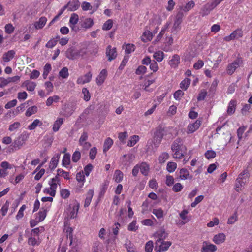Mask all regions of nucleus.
Masks as SVG:
<instances>
[{
    "label": "nucleus",
    "instance_id": "nucleus-1",
    "mask_svg": "<svg viewBox=\"0 0 252 252\" xmlns=\"http://www.w3.org/2000/svg\"><path fill=\"white\" fill-rule=\"evenodd\" d=\"M28 137L29 134L26 132H23L14 140L12 144L9 147V151L14 152L20 149L25 143Z\"/></svg>",
    "mask_w": 252,
    "mask_h": 252
},
{
    "label": "nucleus",
    "instance_id": "nucleus-2",
    "mask_svg": "<svg viewBox=\"0 0 252 252\" xmlns=\"http://www.w3.org/2000/svg\"><path fill=\"white\" fill-rule=\"evenodd\" d=\"M167 129L164 126L159 125L156 128L154 133L153 144L155 147L159 146L161 142L163 136L166 134Z\"/></svg>",
    "mask_w": 252,
    "mask_h": 252
},
{
    "label": "nucleus",
    "instance_id": "nucleus-3",
    "mask_svg": "<svg viewBox=\"0 0 252 252\" xmlns=\"http://www.w3.org/2000/svg\"><path fill=\"white\" fill-rule=\"evenodd\" d=\"M86 54V52L82 50L78 51H75L73 47L68 48L66 51V57L70 60H74L77 57L81 56L83 57L84 55Z\"/></svg>",
    "mask_w": 252,
    "mask_h": 252
},
{
    "label": "nucleus",
    "instance_id": "nucleus-4",
    "mask_svg": "<svg viewBox=\"0 0 252 252\" xmlns=\"http://www.w3.org/2000/svg\"><path fill=\"white\" fill-rule=\"evenodd\" d=\"M242 62L240 58H237L233 63L228 65L226 72L229 75H232L234 73L236 69L240 66Z\"/></svg>",
    "mask_w": 252,
    "mask_h": 252
},
{
    "label": "nucleus",
    "instance_id": "nucleus-5",
    "mask_svg": "<svg viewBox=\"0 0 252 252\" xmlns=\"http://www.w3.org/2000/svg\"><path fill=\"white\" fill-rule=\"evenodd\" d=\"M20 78V77L18 75L12 77H8L7 79L1 77L0 78V88H3L11 82H17L19 81Z\"/></svg>",
    "mask_w": 252,
    "mask_h": 252
},
{
    "label": "nucleus",
    "instance_id": "nucleus-6",
    "mask_svg": "<svg viewBox=\"0 0 252 252\" xmlns=\"http://www.w3.org/2000/svg\"><path fill=\"white\" fill-rule=\"evenodd\" d=\"M106 55L108 58V61H111L112 60L115 59L117 55L116 48H114L112 49L110 45L108 46L106 48Z\"/></svg>",
    "mask_w": 252,
    "mask_h": 252
},
{
    "label": "nucleus",
    "instance_id": "nucleus-7",
    "mask_svg": "<svg viewBox=\"0 0 252 252\" xmlns=\"http://www.w3.org/2000/svg\"><path fill=\"white\" fill-rule=\"evenodd\" d=\"M243 36V32L241 30L237 29L232 32L229 36L224 37V39L226 41H229L235 38H239Z\"/></svg>",
    "mask_w": 252,
    "mask_h": 252
},
{
    "label": "nucleus",
    "instance_id": "nucleus-8",
    "mask_svg": "<svg viewBox=\"0 0 252 252\" xmlns=\"http://www.w3.org/2000/svg\"><path fill=\"white\" fill-rule=\"evenodd\" d=\"M61 173L65 174V176H64V179L66 180L69 179V172L64 171L62 169H58L57 170V174L54 178H53L51 179V182L56 183V182H57V183L60 185V179L59 178V176L61 175Z\"/></svg>",
    "mask_w": 252,
    "mask_h": 252
},
{
    "label": "nucleus",
    "instance_id": "nucleus-9",
    "mask_svg": "<svg viewBox=\"0 0 252 252\" xmlns=\"http://www.w3.org/2000/svg\"><path fill=\"white\" fill-rule=\"evenodd\" d=\"M183 148V142L182 139L178 138L175 140L171 145V149L174 152V150H181Z\"/></svg>",
    "mask_w": 252,
    "mask_h": 252
},
{
    "label": "nucleus",
    "instance_id": "nucleus-10",
    "mask_svg": "<svg viewBox=\"0 0 252 252\" xmlns=\"http://www.w3.org/2000/svg\"><path fill=\"white\" fill-rule=\"evenodd\" d=\"M217 250V247L211 244H208L206 242H204L201 248L202 252H213Z\"/></svg>",
    "mask_w": 252,
    "mask_h": 252
},
{
    "label": "nucleus",
    "instance_id": "nucleus-11",
    "mask_svg": "<svg viewBox=\"0 0 252 252\" xmlns=\"http://www.w3.org/2000/svg\"><path fill=\"white\" fill-rule=\"evenodd\" d=\"M92 74L91 72H88L87 73L83 76H82L78 78L77 82L78 84H84L86 83L89 82L92 78Z\"/></svg>",
    "mask_w": 252,
    "mask_h": 252
},
{
    "label": "nucleus",
    "instance_id": "nucleus-12",
    "mask_svg": "<svg viewBox=\"0 0 252 252\" xmlns=\"http://www.w3.org/2000/svg\"><path fill=\"white\" fill-rule=\"evenodd\" d=\"M214 8V7L211 3H208L201 8L199 14H201L202 17H204L208 15L210 12Z\"/></svg>",
    "mask_w": 252,
    "mask_h": 252
},
{
    "label": "nucleus",
    "instance_id": "nucleus-13",
    "mask_svg": "<svg viewBox=\"0 0 252 252\" xmlns=\"http://www.w3.org/2000/svg\"><path fill=\"white\" fill-rule=\"evenodd\" d=\"M201 125V121L199 120H196V121L192 123L189 125L188 126V129L190 133H192L199 128Z\"/></svg>",
    "mask_w": 252,
    "mask_h": 252
},
{
    "label": "nucleus",
    "instance_id": "nucleus-14",
    "mask_svg": "<svg viewBox=\"0 0 252 252\" xmlns=\"http://www.w3.org/2000/svg\"><path fill=\"white\" fill-rule=\"evenodd\" d=\"M107 75V71L106 69L101 70L99 75L96 78V83L98 85H101L104 82Z\"/></svg>",
    "mask_w": 252,
    "mask_h": 252
},
{
    "label": "nucleus",
    "instance_id": "nucleus-15",
    "mask_svg": "<svg viewBox=\"0 0 252 252\" xmlns=\"http://www.w3.org/2000/svg\"><path fill=\"white\" fill-rule=\"evenodd\" d=\"M225 237V235L224 233H220L214 236L213 241L216 244H220L224 242Z\"/></svg>",
    "mask_w": 252,
    "mask_h": 252
},
{
    "label": "nucleus",
    "instance_id": "nucleus-16",
    "mask_svg": "<svg viewBox=\"0 0 252 252\" xmlns=\"http://www.w3.org/2000/svg\"><path fill=\"white\" fill-rule=\"evenodd\" d=\"M180 178L182 180L191 179L192 176L189 174L187 169L182 168L180 171Z\"/></svg>",
    "mask_w": 252,
    "mask_h": 252
},
{
    "label": "nucleus",
    "instance_id": "nucleus-17",
    "mask_svg": "<svg viewBox=\"0 0 252 252\" xmlns=\"http://www.w3.org/2000/svg\"><path fill=\"white\" fill-rule=\"evenodd\" d=\"M60 157V154H57L55 155V156L54 157H53L52 158L50 162V164H49V168L51 170L54 169L57 167Z\"/></svg>",
    "mask_w": 252,
    "mask_h": 252
},
{
    "label": "nucleus",
    "instance_id": "nucleus-18",
    "mask_svg": "<svg viewBox=\"0 0 252 252\" xmlns=\"http://www.w3.org/2000/svg\"><path fill=\"white\" fill-rule=\"evenodd\" d=\"M180 58L177 54H175L169 62V65L173 68H176L180 63Z\"/></svg>",
    "mask_w": 252,
    "mask_h": 252
},
{
    "label": "nucleus",
    "instance_id": "nucleus-19",
    "mask_svg": "<svg viewBox=\"0 0 252 252\" xmlns=\"http://www.w3.org/2000/svg\"><path fill=\"white\" fill-rule=\"evenodd\" d=\"M15 54V51L13 50H9L3 54L2 60L4 62H8L14 57Z\"/></svg>",
    "mask_w": 252,
    "mask_h": 252
},
{
    "label": "nucleus",
    "instance_id": "nucleus-20",
    "mask_svg": "<svg viewBox=\"0 0 252 252\" xmlns=\"http://www.w3.org/2000/svg\"><path fill=\"white\" fill-rule=\"evenodd\" d=\"M184 16L183 13L181 11L178 12L176 16V19L174 22L173 28L176 30L182 22V18Z\"/></svg>",
    "mask_w": 252,
    "mask_h": 252
},
{
    "label": "nucleus",
    "instance_id": "nucleus-21",
    "mask_svg": "<svg viewBox=\"0 0 252 252\" xmlns=\"http://www.w3.org/2000/svg\"><path fill=\"white\" fill-rule=\"evenodd\" d=\"M167 235L168 234L164 229H161L155 233V236L158 238V240H160V241H163L167 237Z\"/></svg>",
    "mask_w": 252,
    "mask_h": 252
},
{
    "label": "nucleus",
    "instance_id": "nucleus-22",
    "mask_svg": "<svg viewBox=\"0 0 252 252\" xmlns=\"http://www.w3.org/2000/svg\"><path fill=\"white\" fill-rule=\"evenodd\" d=\"M139 169L141 173L144 176L148 175L149 171V166L146 162H142L140 165H139Z\"/></svg>",
    "mask_w": 252,
    "mask_h": 252
},
{
    "label": "nucleus",
    "instance_id": "nucleus-23",
    "mask_svg": "<svg viewBox=\"0 0 252 252\" xmlns=\"http://www.w3.org/2000/svg\"><path fill=\"white\" fill-rule=\"evenodd\" d=\"M47 22V18L45 17H41L39 20L35 23L34 26L37 29H42Z\"/></svg>",
    "mask_w": 252,
    "mask_h": 252
},
{
    "label": "nucleus",
    "instance_id": "nucleus-24",
    "mask_svg": "<svg viewBox=\"0 0 252 252\" xmlns=\"http://www.w3.org/2000/svg\"><path fill=\"white\" fill-rule=\"evenodd\" d=\"M236 106V101L234 100H231L229 104V106L227 108V113L229 115H232L234 113Z\"/></svg>",
    "mask_w": 252,
    "mask_h": 252
},
{
    "label": "nucleus",
    "instance_id": "nucleus-25",
    "mask_svg": "<svg viewBox=\"0 0 252 252\" xmlns=\"http://www.w3.org/2000/svg\"><path fill=\"white\" fill-rule=\"evenodd\" d=\"M152 33L150 31L147 30L143 33L141 36V40L144 42H146L150 41L152 39Z\"/></svg>",
    "mask_w": 252,
    "mask_h": 252
},
{
    "label": "nucleus",
    "instance_id": "nucleus-26",
    "mask_svg": "<svg viewBox=\"0 0 252 252\" xmlns=\"http://www.w3.org/2000/svg\"><path fill=\"white\" fill-rule=\"evenodd\" d=\"M94 195V191L90 189L88 191L87 194V196L85 200L84 206L85 207H88L91 202V200Z\"/></svg>",
    "mask_w": 252,
    "mask_h": 252
},
{
    "label": "nucleus",
    "instance_id": "nucleus-27",
    "mask_svg": "<svg viewBox=\"0 0 252 252\" xmlns=\"http://www.w3.org/2000/svg\"><path fill=\"white\" fill-rule=\"evenodd\" d=\"M67 3H70L69 5L68 6V9L70 11L76 10L80 6V2L78 0L72 2L69 1Z\"/></svg>",
    "mask_w": 252,
    "mask_h": 252
},
{
    "label": "nucleus",
    "instance_id": "nucleus-28",
    "mask_svg": "<svg viewBox=\"0 0 252 252\" xmlns=\"http://www.w3.org/2000/svg\"><path fill=\"white\" fill-rule=\"evenodd\" d=\"M113 144L112 139L110 138H107L104 142L103 145V152H106L111 148Z\"/></svg>",
    "mask_w": 252,
    "mask_h": 252
},
{
    "label": "nucleus",
    "instance_id": "nucleus-29",
    "mask_svg": "<svg viewBox=\"0 0 252 252\" xmlns=\"http://www.w3.org/2000/svg\"><path fill=\"white\" fill-rule=\"evenodd\" d=\"M79 207V204L75 202L74 205L73 207L72 211L70 212L69 216L71 219H73L76 217Z\"/></svg>",
    "mask_w": 252,
    "mask_h": 252
},
{
    "label": "nucleus",
    "instance_id": "nucleus-30",
    "mask_svg": "<svg viewBox=\"0 0 252 252\" xmlns=\"http://www.w3.org/2000/svg\"><path fill=\"white\" fill-rule=\"evenodd\" d=\"M123 173L120 170H116L114 175V178L117 183L121 182L123 179Z\"/></svg>",
    "mask_w": 252,
    "mask_h": 252
},
{
    "label": "nucleus",
    "instance_id": "nucleus-31",
    "mask_svg": "<svg viewBox=\"0 0 252 252\" xmlns=\"http://www.w3.org/2000/svg\"><path fill=\"white\" fill-rule=\"evenodd\" d=\"M94 24V22L91 18H87L85 20L83 23L81 24V27L85 29L91 28Z\"/></svg>",
    "mask_w": 252,
    "mask_h": 252
},
{
    "label": "nucleus",
    "instance_id": "nucleus-32",
    "mask_svg": "<svg viewBox=\"0 0 252 252\" xmlns=\"http://www.w3.org/2000/svg\"><path fill=\"white\" fill-rule=\"evenodd\" d=\"M191 80L189 78H185L180 83V88L182 89L186 90L190 85Z\"/></svg>",
    "mask_w": 252,
    "mask_h": 252
},
{
    "label": "nucleus",
    "instance_id": "nucleus-33",
    "mask_svg": "<svg viewBox=\"0 0 252 252\" xmlns=\"http://www.w3.org/2000/svg\"><path fill=\"white\" fill-rule=\"evenodd\" d=\"M63 118H59L55 122L53 127V130L54 132H57L59 130L60 126L63 124Z\"/></svg>",
    "mask_w": 252,
    "mask_h": 252
},
{
    "label": "nucleus",
    "instance_id": "nucleus-34",
    "mask_svg": "<svg viewBox=\"0 0 252 252\" xmlns=\"http://www.w3.org/2000/svg\"><path fill=\"white\" fill-rule=\"evenodd\" d=\"M60 99V97L58 95H54L53 96L49 97L46 102L47 106H51L53 102H57Z\"/></svg>",
    "mask_w": 252,
    "mask_h": 252
},
{
    "label": "nucleus",
    "instance_id": "nucleus-35",
    "mask_svg": "<svg viewBox=\"0 0 252 252\" xmlns=\"http://www.w3.org/2000/svg\"><path fill=\"white\" fill-rule=\"evenodd\" d=\"M70 156L68 153H65L62 160V165L63 166H66L70 163Z\"/></svg>",
    "mask_w": 252,
    "mask_h": 252
},
{
    "label": "nucleus",
    "instance_id": "nucleus-36",
    "mask_svg": "<svg viewBox=\"0 0 252 252\" xmlns=\"http://www.w3.org/2000/svg\"><path fill=\"white\" fill-rule=\"evenodd\" d=\"M139 140V137L137 135H133L131 137L130 139L127 142V146L129 147L133 146Z\"/></svg>",
    "mask_w": 252,
    "mask_h": 252
},
{
    "label": "nucleus",
    "instance_id": "nucleus-37",
    "mask_svg": "<svg viewBox=\"0 0 252 252\" xmlns=\"http://www.w3.org/2000/svg\"><path fill=\"white\" fill-rule=\"evenodd\" d=\"M249 177V172L248 169H246L238 175V180L243 181V180L248 178Z\"/></svg>",
    "mask_w": 252,
    "mask_h": 252
},
{
    "label": "nucleus",
    "instance_id": "nucleus-38",
    "mask_svg": "<svg viewBox=\"0 0 252 252\" xmlns=\"http://www.w3.org/2000/svg\"><path fill=\"white\" fill-rule=\"evenodd\" d=\"M37 111V107L36 106H33L29 107L26 112L25 115L29 117L32 114L36 113Z\"/></svg>",
    "mask_w": 252,
    "mask_h": 252
},
{
    "label": "nucleus",
    "instance_id": "nucleus-39",
    "mask_svg": "<svg viewBox=\"0 0 252 252\" xmlns=\"http://www.w3.org/2000/svg\"><path fill=\"white\" fill-rule=\"evenodd\" d=\"M153 57L157 61L161 62L163 59L164 53L162 51L157 52L153 55Z\"/></svg>",
    "mask_w": 252,
    "mask_h": 252
},
{
    "label": "nucleus",
    "instance_id": "nucleus-40",
    "mask_svg": "<svg viewBox=\"0 0 252 252\" xmlns=\"http://www.w3.org/2000/svg\"><path fill=\"white\" fill-rule=\"evenodd\" d=\"M59 75L62 78L65 79L69 76L68 69L66 67H63L59 72Z\"/></svg>",
    "mask_w": 252,
    "mask_h": 252
},
{
    "label": "nucleus",
    "instance_id": "nucleus-41",
    "mask_svg": "<svg viewBox=\"0 0 252 252\" xmlns=\"http://www.w3.org/2000/svg\"><path fill=\"white\" fill-rule=\"evenodd\" d=\"M52 67L51 65L49 63H46L44 67V72L43 73V77L44 79L47 78V77L49 73V72L51 70Z\"/></svg>",
    "mask_w": 252,
    "mask_h": 252
},
{
    "label": "nucleus",
    "instance_id": "nucleus-42",
    "mask_svg": "<svg viewBox=\"0 0 252 252\" xmlns=\"http://www.w3.org/2000/svg\"><path fill=\"white\" fill-rule=\"evenodd\" d=\"M79 20L78 15L76 13H72L71 15L70 20H69V24L70 25H76Z\"/></svg>",
    "mask_w": 252,
    "mask_h": 252
},
{
    "label": "nucleus",
    "instance_id": "nucleus-43",
    "mask_svg": "<svg viewBox=\"0 0 252 252\" xmlns=\"http://www.w3.org/2000/svg\"><path fill=\"white\" fill-rule=\"evenodd\" d=\"M109 185V182L107 181H105L102 185V187L101 188V190L99 193V196H103L107 189V188Z\"/></svg>",
    "mask_w": 252,
    "mask_h": 252
},
{
    "label": "nucleus",
    "instance_id": "nucleus-44",
    "mask_svg": "<svg viewBox=\"0 0 252 252\" xmlns=\"http://www.w3.org/2000/svg\"><path fill=\"white\" fill-rule=\"evenodd\" d=\"M42 122L38 119L35 120L32 123L28 126V129L30 130H33L38 125H42Z\"/></svg>",
    "mask_w": 252,
    "mask_h": 252
},
{
    "label": "nucleus",
    "instance_id": "nucleus-45",
    "mask_svg": "<svg viewBox=\"0 0 252 252\" xmlns=\"http://www.w3.org/2000/svg\"><path fill=\"white\" fill-rule=\"evenodd\" d=\"M113 24V22L112 20L109 19V20H107L104 23V24L102 26V29L103 30H106V31L110 30L112 27Z\"/></svg>",
    "mask_w": 252,
    "mask_h": 252
},
{
    "label": "nucleus",
    "instance_id": "nucleus-46",
    "mask_svg": "<svg viewBox=\"0 0 252 252\" xmlns=\"http://www.w3.org/2000/svg\"><path fill=\"white\" fill-rule=\"evenodd\" d=\"M177 167V164L174 162H169L167 165V170L170 172H173L175 171Z\"/></svg>",
    "mask_w": 252,
    "mask_h": 252
},
{
    "label": "nucleus",
    "instance_id": "nucleus-47",
    "mask_svg": "<svg viewBox=\"0 0 252 252\" xmlns=\"http://www.w3.org/2000/svg\"><path fill=\"white\" fill-rule=\"evenodd\" d=\"M152 213L158 219L163 217V212L161 209H154Z\"/></svg>",
    "mask_w": 252,
    "mask_h": 252
},
{
    "label": "nucleus",
    "instance_id": "nucleus-48",
    "mask_svg": "<svg viewBox=\"0 0 252 252\" xmlns=\"http://www.w3.org/2000/svg\"><path fill=\"white\" fill-rule=\"evenodd\" d=\"M147 71V68L143 65H140L135 71V74L137 75H143Z\"/></svg>",
    "mask_w": 252,
    "mask_h": 252
},
{
    "label": "nucleus",
    "instance_id": "nucleus-49",
    "mask_svg": "<svg viewBox=\"0 0 252 252\" xmlns=\"http://www.w3.org/2000/svg\"><path fill=\"white\" fill-rule=\"evenodd\" d=\"M47 209H44L43 211H40L38 212V221H43L47 215Z\"/></svg>",
    "mask_w": 252,
    "mask_h": 252
},
{
    "label": "nucleus",
    "instance_id": "nucleus-50",
    "mask_svg": "<svg viewBox=\"0 0 252 252\" xmlns=\"http://www.w3.org/2000/svg\"><path fill=\"white\" fill-rule=\"evenodd\" d=\"M82 92L84 94V100L88 101L90 99V94L88 90L86 88H83Z\"/></svg>",
    "mask_w": 252,
    "mask_h": 252
},
{
    "label": "nucleus",
    "instance_id": "nucleus-51",
    "mask_svg": "<svg viewBox=\"0 0 252 252\" xmlns=\"http://www.w3.org/2000/svg\"><path fill=\"white\" fill-rule=\"evenodd\" d=\"M216 155V154L213 150H207L205 153V157L208 159L214 158Z\"/></svg>",
    "mask_w": 252,
    "mask_h": 252
},
{
    "label": "nucleus",
    "instance_id": "nucleus-52",
    "mask_svg": "<svg viewBox=\"0 0 252 252\" xmlns=\"http://www.w3.org/2000/svg\"><path fill=\"white\" fill-rule=\"evenodd\" d=\"M136 221L134 220L132 221L131 223H130L128 226V230L130 231H136L138 228V226L136 225Z\"/></svg>",
    "mask_w": 252,
    "mask_h": 252
},
{
    "label": "nucleus",
    "instance_id": "nucleus-53",
    "mask_svg": "<svg viewBox=\"0 0 252 252\" xmlns=\"http://www.w3.org/2000/svg\"><path fill=\"white\" fill-rule=\"evenodd\" d=\"M97 153V150L96 147H93L90 150L89 157L91 159L93 160L95 158L96 155Z\"/></svg>",
    "mask_w": 252,
    "mask_h": 252
},
{
    "label": "nucleus",
    "instance_id": "nucleus-54",
    "mask_svg": "<svg viewBox=\"0 0 252 252\" xmlns=\"http://www.w3.org/2000/svg\"><path fill=\"white\" fill-rule=\"evenodd\" d=\"M169 155L167 153H163L159 157L158 160L160 163H163L168 158Z\"/></svg>",
    "mask_w": 252,
    "mask_h": 252
},
{
    "label": "nucleus",
    "instance_id": "nucleus-55",
    "mask_svg": "<svg viewBox=\"0 0 252 252\" xmlns=\"http://www.w3.org/2000/svg\"><path fill=\"white\" fill-rule=\"evenodd\" d=\"M153 243L152 241L147 242L145 246V250L146 252H151L153 249Z\"/></svg>",
    "mask_w": 252,
    "mask_h": 252
},
{
    "label": "nucleus",
    "instance_id": "nucleus-56",
    "mask_svg": "<svg viewBox=\"0 0 252 252\" xmlns=\"http://www.w3.org/2000/svg\"><path fill=\"white\" fill-rule=\"evenodd\" d=\"M150 68L151 70H153V72H155L157 71L158 69V63L155 61L153 60L150 64Z\"/></svg>",
    "mask_w": 252,
    "mask_h": 252
},
{
    "label": "nucleus",
    "instance_id": "nucleus-57",
    "mask_svg": "<svg viewBox=\"0 0 252 252\" xmlns=\"http://www.w3.org/2000/svg\"><path fill=\"white\" fill-rule=\"evenodd\" d=\"M160 244L161 246L162 251H165L167 250L168 248L171 246V242H170V241H162L160 242Z\"/></svg>",
    "mask_w": 252,
    "mask_h": 252
},
{
    "label": "nucleus",
    "instance_id": "nucleus-58",
    "mask_svg": "<svg viewBox=\"0 0 252 252\" xmlns=\"http://www.w3.org/2000/svg\"><path fill=\"white\" fill-rule=\"evenodd\" d=\"M81 154L79 151H75L72 155V160L74 162H77L80 159Z\"/></svg>",
    "mask_w": 252,
    "mask_h": 252
},
{
    "label": "nucleus",
    "instance_id": "nucleus-59",
    "mask_svg": "<svg viewBox=\"0 0 252 252\" xmlns=\"http://www.w3.org/2000/svg\"><path fill=\"white\" fill-rule=\"evenodd\" d=\"M237 212H236L232 216H231L228 219L227 223L229 224H232L237 220Z\"/></svg>",
    "mask_w": 252,
    "mask_h": 252
},
{
    "label": "nucleus",
    "instance_id": "nucleus-60",
    "mask_svg": "<svg viewBox=\"0 0 252 252\" xmlns=\"http://www.w3.org/2000/svg\"><path fill=\"white\" fill-rule=\"evenodd\" d=\"M184 95V93L181 90L176 91L174 94V97L176 100H180V97Z\"/></svg>",
    "mask_w": 252,
    "mask_h": 252
},
{
    "label": "nucleus",
    "instance_id": "nucleus-61",
    "mask_svg": "<svg viewBox=\"0 0 252 252\" xmlns=\"http://www.w3.org/2000/svg\"><path fill=\"white\" fill-rule=\"evenodd\" d=\"M194 2L193 1L191 0L187 3L183 10L184 11H188L190 10L192 8H193L194 6Z\"/></svg>",
    "mask_w": 252,
    "mask_h": 252
},
{
    "label": "nucleus",
    "instance_id": "nucleus-62",
    "mask_svg": "<svg viewBox=\"0 0 252 252\" xmlns=\"http://www.w3.org/2000/svg\"><path fill=\"white\" fill-rule=\"evenodd\" d=\"M20 126V123L18 122H14V123L11 124L9 126L8 130L10 131H13L17 129H18Z\"/></svg>",
    "mask_w": 252,
    "mask_h": 252
},
{
    "label": "nucleus",
    "instance_id": "nucleus-63",
    "mask_svg": "<svg viewBox=\"0 0 252 252\" xmlns=\"http://www.w3.org/2000/svg\"><path fill=\"white\" fill-rule=\"evenodd\" d=\"M166 184L168 186H171L174 183V179L173 176L168 175L166 176Z\"/></svg>",
    "mask_w": 252,
    "mask_h": 252
},
{
    "label": "nucleus",
    "instance_id": "nucleus-64",
    "mask_svg": "<svg viewBox=\"0 0 252 252\" xmlns=\"http://www.w3.org/2000/svg\"><path fill=\"white\" fill-rule=\"evenodd\" d=\"M57 41L58 40L54 38L51 39L46 43L45 46L48 48H52L56 45Z\"/></svg>",
    "mask_w": 252,
    "mask_h": 252
}]
</instances>
